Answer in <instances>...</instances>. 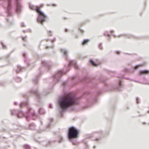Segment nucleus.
<instances>
[{"mask_svg":"<svg viewBox=\"0 0 149 149\" xmlns=\"http://www.w3.org/2000/svg\"><path fill=\"white\" fill-rule=\"evenodd\" d=\"M101 82L103 84L102 88L96 91L95 92L91 93L89 91L86 93L87 94H90L88 97L87 101L90 105L97 102L98 96L102 92L108 90H112L114 89L112 85L108 84L106 79L105 78H98L93 79L88 77H84L82 78H77L71 81L72 85L77 84L79 82H82L84 86L86 87H93L95 88L98 87L97 84Z\"/></svg>","mask_w":149,"mask_h":149,"instance_id":"nucleus-1","label":"nucleus"},{"mask_svg":"<svg viewBox=\"0 0 149 149\" xmlns=\"http://www.w3.org/2000/svg\"><path fill=\"white\" fill-rule=\"evenodd\" d=\"M7 3V6L6 7V14L8 16H11L15 14L16 13L18 14V16L22 11V6L19 0L18 3L15 0H0Z\"/></svg>","mask_w":149,"mask_h":149,"instance_id":"nucleus-2","label":"nucleus"},{"mask_svg":"<svg viewBox=\"0 0 149 149\" xmlns=\"http://www.w3.org/2000/svg\"><path fill=\"white\" fill-rule=\"evenodd\" d=\"M23 97H25L26 100H23L19 104V106L21 108L23 107L26 105H27V108L29 111H26L25 113H24L22 110L17 109L15 110L11 109L10 110L11 114L12 116H15L17 118H22L24 117L29 116L30 117L32 114H34L35 112H31V113H29V112L31 109L29 106V102L28 100V97L27 96V95L25 94L23 95Z\"/></svg>","mask_w":149,"mask_h":149,"instance_id":"nucleus-3","label":"nucleus"},{"mask_svg":"<svg viewBox=\"0 0 149 149\" xmlns=\"http://www.w3.org/2000/svg\"><path fill=\"white\" fill-rule=\"evenodd\" d=\"M78 96H75L70 98H65L63 95H60L58 97L57 103L60 107L63 108H66L69 105L74 103V100Z\"/></svg>","mask_w":149,"mask_h":149,"instance_id":"nucleus-4","label":"nucleus"},{"mask_svg":"<svg viewBox=\"0 0 149 149\" xmlns=\"http://www.w3.org/2000/svg\"><path fill=\"white\" fill-rule=\"evenodd\" d=\"M29 8L31 9H33L37 11L38 13V17L37 19V22L38 23L43 25L44 21H45L46 19L45 18L43 17L42 16L47 17V15L42 11L41 9L35 8L33 6H32L30 4L29 5Z\"/></svg>","mask_w":149,"mask_h":149,"instance_id":"nucleus-5","label":"nucleus"},{"mask_svg":"<svg viewBox=\"0 0 149 149\" xmlns=\"http://www.w3.org/2000/svg\"><path fill=\"white\" fill-rule=\"evenodd\" d=\"M80 131L75 126H71L68 130L67 135L68 138L78 137L79 136Z\"/></svg>","mask_w":149,"mask_h":149,"instance_id":"nucleus-6","label":"nucleus"},{"mask_svg":"<svg viewBox=\"0 0 149 149\" xmlns=\"http://www.w3.org/2000/svg\"><path fill=\"white\" fill-rule=\"evenodd\" d=\"M69 67L67 66V64H65L63 69L58 71L57 74H53L52 76L54 78V83L57 82L63 74L69 70Z\"/></svg>","mask_w":149,"mask_h":149,"instance_id":"nucleus-7","label":"nucleus"},{"mask_svg":"<svg viewBox=\"0 0 149 149\" xmlns=\"http://www.w3.org/2000/svg\"><path fill=\"white\" fill-rule=\"evenodd\" d=\"M52 66L51 63L46 60H42L41 65L39 68V70L41 73L45 72L50 70Z\"/></svg>","mask_w":149,"mask_h":149,"instance_id":"nucleus-8","label":"nucleus"},{"mask_svg":"<svg viewBox=\"0 0 149 149\" xmlns=\"http://www.w3.org/2000/svg\"><path fill=\"white\" fill-rule=\"evenodd\" d=\"M30 93L31 95L35 94L38 101L40 102L41 99V96L38 88H37L35 90L33 89H31L30 91Z\"/></svg>","mask_w":149,"mask_h":149,"instance_id":"nucleus-9","label":"nucleus"},{"mask_svg":"<svg viewBox=\"0 0 149 149\" xmlns=\"http://www.w3.org/2000/svg\"><path fill=\"white\" fill-rule=\"evenodd\" d=\"M68 63L69 66L70 67L74 66L75 68L77 69L79 68L77 64V62L76 61L69 60L68 61Z\"/></svg>","mask_w":149,"mask_h":149,"instance_id":"nucleus-10","label":"nucleus"},{"mask_svg":"<svg viewBox=\"0 0 149 149\" xmlns=\"http://www.w3.org/2000/svg\"><path fill=\"white\" fill-rule=\"evenodd\" d=\"M149 74V70L147 69L141 70L139 71L138 73V74L139 76H142L146 74L148 75Z\"/></svg>","mask_w":149,"mask_h":149,"instance_id":"nucleus-11","label":"nucleus"},{"mask_svg":"<svg viewBox=\"0 0 149 149\" xmlns=\"http://www.w3.org/2000/svg\"><path fill=\"white\" fill-rule=\"evenodd\" d=\"M61 52L63 54V56L65 57V59L67 60L68 57V51L65 49H62Z\"/></svg>","mask_w":149,"mask_h":149,"instance_id":"nucleus-12","label":"nucleus"},{"mask_svg":"<svg viewBox=\"0 0 149 149\" xmlns=\"http://www.w3.org/2000/svg\"><path fill=\"white\" fill-rule=\"evenodd\" d=\"M124 85L121 80L118 82L116 86V89L118 91L121 90V88L123 87Z\"/></svg>","mask_w":149,"mask_h":149,"instance_id":"nucleus-13","label":"nucleus"},{"mask_svg":"<svg viewBox=\"0 0 149 149\" xmlns=\"http://www.w3.org/2000/svg\"><path fill=\"white\" fill-rule=\"evenodd\" d=\"M135 70L133 69L132 71L130 70V68H126L122 70L123 71L125 72V73L124 74L125 75L128 73H133L135 71Z\"/></svg>","mask_w":149,"mask_h":149,"instance_id":"nucleus-14","label":"nucleus"},{"mask_svg":"<svg viewBox=\"0 0 149 149\" xmlns=\"http://www.w3.org/2000/svg\"><path fill=\"white\" fill-rule=\"evenodd\" d=\"M89 63L90 65H93L94 66H97L98 65V63H96L95 61L92 59H89Z\"/></svg>","mask_w":149,"mask_h":149,"instance_id":"nucleus-15","label":"nucleus"},{"mask_svg":"<svg viewBox=\"0 0 149 149\" xmlns=\"http://www.w3.org/2000/svg\"><path fill=\"white\" fill-rule=\"evenodd\" d=\"M41 74H40L36 76L35 78L33 79V82L35 84H37L38 83L39 77L41 76Z\"/></svg>","mask_w":149,"mask_h":149,"instance_id":"nucleus-16","label":"nucleus"},{"mask_svg":"<svg viewBox=\"0 0 149 149\" xmlns=\"http://www.w3.org/2000/svg\"><path fill=\"white\" fill-rule=\"evenodd\" d=\"M73 138H71L69 140L70 142H72L73 145H75L77 143V139Z\"/></svg>","mask_w":149,"mask_h":149,"instance_id":"nucleus-17","label":"nucleus"},{"mask_svg":"<svg viewBox=\"0 0 149 149\" xmlns=\"http://www.w3.org/2000/svg\"><path fill=\"white\" fill-rule=\"evenodd\" d=\"M17 66L18 67V69L16 70V72L17 73H18L22 71V69L21 66L18 65H17Z\"/></svg>","mask_w":149,"mask_h":149,"instance_id":"nucleus-18","label":"nucleus"},{"mask_svg":"<svg viewBox=\"0 0 149 149\" xmlns=\"http://www.w3.org/2000/svg\"><path fill=\"white\" fill-rule=\"evenodd\" d=\"M53 120V118H52L50 119V120L48 124L46 125V126L47 128H50L51 126V122H52Z\"/></svg>","mask_w":149,"mask_h":149,"instance_id":"nucleus-19","label":"nucleus"},{"mask_svg":"<svg viewBox=\"0 0 149 149\" xmlns=\"http://www.w3.org/2000/svg\"><path fill=\"white\" fill-rule=\"evenodd\" d=\"M120 79H131L132 80H133L136 82H139V83H141V81H137V80H133V79H130L129 78H126V77H123V76H120Z\"/></svg>","mask_w":149,"mask_h":149,"instance_id":"nucleus-20","label":"nucleus"},{"mask_svg":"<svg viewBox=\"0 0 149 149\" xmlns=\"http://www.w3.org/2000/svg\"><path fill=\"white\" fill-rule=\"evenodd\" d=\"M44 46L45 49H50V47L52 48L53 49L54 48V45H52V46H49L47 45V44L44 45Z\"/></svg>","mask_w":149,"mask_h":149,"instance_id":"nucleus-21","label":"nucleus"},{"mask_svg":"<svg viewBox=\"0 0 149 149\" xmlns=\"http://www.w3.org/2000/svg\"><path fill=\"white\" fill-rule=\"evenodd\" d=\"M68 82L67 81H64L62 83V85L64 89H65L68 86Z\"/></svg>","mask_w":149,"mask_h":149,"instance_id":"nucleus-22","label":"nucleus"},{"mask_svg":"<svg viewBox=\"0 0 149 149\" xmlns=\"http://www.w3.org/2000/svg\"><path fill=\"white\" fill-rule=\"evenodd\" d=\"M39 113H40L43 114L44 113V111L42 107H40L38 110Z\"/></svg>","mask_w":149,"mask_h":149,"instance_id":"nucleus-23","label":"nucleus"},{"mask_svg":"<svg viewBox=\"0 0 149 149\" xmlns=\"http://www.w3.org/2000/svg\"><path fill=\"white\" fill-rule=\"evenodd\" d=\"M89 39H85L82 41V43L85 44L87 43H88L89 42Z\"/></svg>","mask_w":149,"mask_h":149,"instance_id":"nucleus-24","label":"nucleus"},{"mask_svg":"<svg viewBox=\"0 0 149 149\" xmlns=\"http://www.w3.org/2000/svg\"><path fill=\"white\" fill-rule=\"evenodd\" d=\"M1 45L2 46L3 48L4 49H6L7 48V46L2 41H1Z\"/></svg>","mask_w":149,"mask_h":149,"instance_id":"nucleus-25","label":"nucleus"},{"mask_svg":"<svg viewBox=\"0 0 149 149\" xmlns=\"http://www.w3.org/2000/svg\"><path fill=\"white\" fill-rule=\"evenodd\" d=\"M144 65V64L143 63L142 64H139L137 65H135L134 66V68L136 69H138L140 67V65L141 66H143Z\"/></svg>","mask_w":149,"mask_h":149,"instance_id":"nucleus-26","label":"nucleus"},{"mask_svg":"<svg viewBox=\"0 0 149 149\" xmlns=\"http://www.w3.org/2000/svg\"><path fill=\"white\" fill-rule=\"evenodd\" d=\"M75 106L71 107L69 108H68V109H67V110L68 111H72V110H73L75 108Z\"/></svg>","mask_w":149,"mask_h":149,"instance_id":"nucleus-27","label":"nucleus"},{"mask_svg":"<svg viewBox=\"0 0 149 149\" xmlns=\"http://www.w3.org/2000/svg\"><path fill=\"white\" fill-rule=\"evenodd\" d=\"M30 147L29 145L28 144H25L23 145L24 148L25 149H29Z\"/></svg>","mask_w":149,"mask_h":149,"instance_id":"nucleus-28","label":"nucleus"},{"mask_svg":"<svg viewBox=\"0 0 149 149\" xmlns=\"http://www.w3.org/2000/svg\"><path fill=\"white\" fill-rule=\"evenodd\" d=\"M15 79L17 82H19L21 80V78L19 77H16L15 78Z\"/></svg>","mask_w":149,"mask_h":149,"instance_id":"nucleus-29","label":"nucleus"},{"mask_svg":"<svg viewBox=\"0 0 149 149\" xmlns=\"http://www.w3.org/2000/svg\"><path fill=\"white\" fill-rule=\"evenodd\" d=\"M84 145L86 146V148H85V149H89V146L87 142H84Z\"/></svg>","mask_w":149,"mask_h":149,"instance_id":"nucleus-30","label":"nucleus"},{"mask_svg":"<svg viewBox=\"0 0 149 149\" xmlns=\"http://www.w3.org/2000/svg\"><path fill=\"white\" fill-rule=\"evenodd\" d=\"M98 47L101 50H102L103 49V48L102 46V43H99L98 46Z\"/></svg>","mask_w":149,"mask_h":149,"instance_id":"nucleus-31","label":"nucleus"},{"mask_svg":"<svg viewBox=\"0 0 149 149\" xmlns=\"http://www.w3.org/2000/svg\"><path fill=\"white\" fill-rule=\"evenodd\" d=\"M47 32L48 35L49 36H51L52 35V33L51 31L47 30Z\"/></svg>","mask_w":149,"mask_h":149,"instance_id":"nucleus-32","label":"nucleus"},{"mask_svg":"<svg viewBox=\"0 0 149 149\" xmlns=\"http://www.w3.org/2000/svg\"><path fill=\"white\" fill-rule=\"evenodd\" d=\"M102 139L101 138H98L96 137L95 138V140L97 141H100Z\"/></svg>","mask_w":149,"mask_h":149,"instance_id":"nucleus-33","label":"nucleus"},{"mask_svg":"<svg viewBox=\"0 0 149 149\" xmlns=\"http://www.w3.org/2000/svg\"><path fill=\"white\" fill-rule=\"evenodd\" d=\"M79 31L82 33H84V31L81 28H79Z\"/></svg>","mask_w":149,"mask_h":149,"instance_id":"nucleus-34","label":"nucleus"},{"mask_svg":"<svg viewBox=\"0 0 149 149\" xmlns=\"http://www.w3.org/2000/svg\"><path fill=\"white\" fill-rule=\"evenodd\" d=\"M124 53L125 54H128V55H131V56L136 55H137L136 54H135V53L129 54V53Z\"/></svg>","mask_w":149,"mask_h":149,"instance_id":"nucleus-35","label":"nucleus"},{"mask_svg":"<svg viewBox=\"0 0 149 149\" xmlns=\"http://www.w3.org/2000/svg\"><path fill=\"white\" fill-rule=\"evenodd\" d=\"M63 139L62 138V139H58L57 140V141L59 143H61V142H63Z\"/></svg>","mask_w":149,"mask_h":149,"instance_id":"nucleus-36","label":"nucleus"},{"mask_svg":"<svg viewBox=\"0 0 149 149\" xmlns=\"http://www.w3.org/2000/svg\"><path fill=\"white\" fill-rule=\"evenodd\" d=\"M21 37L22 38V40L24 41H26L27 40V39L25 38L24 37L21 36Z\"/></svg>","mask_w":149,"mask_h":149,"instance_id":"nucleus-37","label":"nucleus"},{"mask_svg":"<svg viewBox=\"0 0 149 149\" xmlns=\"http://www.w3.org/2000/svg\"><path fill=\"white\" fill-rule=\"evenodd\" d=\"M116 54L118 55L120 54V52L119 50H117L115 51Z\"/></svg>","mask_w":149,"mask_h":149,"instance_id":"nucleus-38","label":"nucleus"},{"mask_svg":"<svg viewBox=\"0 0 149 149\" xmlns=\"http://www.w3.org/2000/svg\"><path fill=\"white\" fill-rule=\"evenodd\" d=\"M24 62L26 63L27 64H28V65L29 66L30 65V63L28 62H27V60L26 59H25L24 60Z\"/></svg>","mask_w":149,"mask_h":149,"instance_id":"nucleus-39","label":"nucleus"},{"mask_svg":"<svg viewBox=\"0 0 149 149\" xmlns=\"http://www.w3.org/2000/svg\"><path fill=\"white\" fill-rule=\"evenodd\" d=\"M67 111V109H61L60 110V111L61 112H65Z\"/></svg>","mask_w":149,"mask_h":149,"instance_id":"nucleus-40","label":"nucleus"},{"mask_svg":"<svg viewBox=\"0 0 149 149\" xmlns=\"http://www.w3.org/2000/svg\"><path fill=\"white\" fill-rule=\"evenodd\" d=\"M10 55H8L7 56V57L4 59L5 60H7L8 58L10 57Z\"/></svg>","mask_w":149,"mask_h":149,"instance_id":"nucleus-41","label":"nucleus"},{"mask_svg":"<svg viewBox=\"0 0 149 149\" xmlns=\"http://www.w3.org/2000/svg\"><path fill=\"white\" fill-rule=\"evenodd\" d=\"M21 26L22 27H25L26 26L24 24V23L22 22L21 24Z\"/></svg>","mask_w":149,"mask_h":149,"instance_id":"nucleus-42","label":"nucleus"},{"mask_svg":"<svg viewBox=\"0 0 149 149\" xmlns=\"http://www.w3.org/2000/svg\"><path fill=\"white\" fill-rule=\"evenodd\" d=\"M56 38H54V39H52V40H51V42L52 43L54 42L56 40Z\"/></svg>","mask_w":149,"mask_h":149,"instance_id":"nucleus-43","label":"nucleus"},{"mask_svg":"<svg viewBox=\"0 0 149 149\" xmlns=\"http://www.w3.org/2000/svg\"><path fill=\"white\" fill-rule=\"evenodd\" d=\"M139 98L138 97H137L136 98V103L137 104H138L139 103Z\"/></svg>","mask_w":149,"mask_h":149,"instance_id":"nucleus-44","label":"nucleus"},{"mask_svg":"<svg viewBox=\"0 0 149 149\" xmlns=\"http://www.w3.org/2000/svg\"><path fill=\"white\" fill-rule=\"evenodd\" d=\"M125 34H120L118 36V37L119 38H120L121 36H124Z\"/></svg>","mask_w":149,"mask_h":149,"instance_id":"nucleus-45","label":"nucleus"},{"mask_svg":"<svg viewBox=\"0 0 149 149\" xmlns=\"http://www.w3.org/2000/svg\"><path fill=\"white\" fill-rule=\"evenodd\" d=\"M124 36H125V37L126 38H131V37L130 36H129L127 35H126V34H125Z\"/></svg>","mask_w":149,"mask_h":149,"instance_id":"nucleus-46","label":"nucleus"},{"mask_svg":"<svg viewBox=\"0 0 149 149\" xmlns=\"http://www.w3.org/2000/svg\"><path fill=\"white\" fill-rule=\"evenodd\" d=\"M22 56L24 57L25 58L26 57V54L25 53H24L22 54Z\"/></svg>","mask_w":149,"mask_h":149,"instance_id":"nucleus-47","label":"nucleus"},{"mask_svg":"<svg viewBox=\"0 0 149 149\" xmlns=\"http://www.w3.org/2000/svg\"><path fill=\"white\" fill-rule=\"evenodd\" d=\"M116 107V105L114 104L113 106V108L114 110H115Z\"/></svg>","mask_w":149,"mask_h":149,"instance_id":"nucleus-48","label":"nucleus"},{"mask_svg":"<svg viewBox=\"0 0 149 149\" xmlns=\"http://www.w3.org/2000/svg\"><path fill=\"white\" fill-rule=\"evenodd\" d=\"M68 31V29L67 28H65V30H64V31L65 32H67Z\"/></svg>","mask_w":149,"mask_h":149,"instance_id":"nucleus-49","label":"nucleus"},{"mask_svg":"<svg viewBox=\"0 0 149 149\" xmlns=\"http://www.w3.org/2000/svg\"><path fill=\"white\" fill-rule=\"evenodd\" d=\"M6 19L7 21L8 22L9 21V17H6Z\"/></svg>","mask_w":149,"mask_h":149,"instance_id":"nucleus-50","label":"nucleus"},{"mask_svg":"<svg viewBox=\"0 0 149 149\" xmlns=\"http://www.w3.org/2000/svg\"><path fill=\"white\" fill-rule=\"evenodd\" d=\"M49 108H52V104H49Z\"/></svg>","mask_w":149,"mask_h":149,"instance_id":"nucleus-51","label":"nucleus"},{"mask_svg":"<svg viewBox=\"0 0 149 149\" xmlns=\"http://www.w3.org/2000/svg\"><path fill=\"white\" fill-rule=\"evenodd\" d=\"M14 104L15 105H18V103L17 102H14Z\"/></svg>","mask_w":149,"mask_h":149,"instance_id":"nucleus-52","label":"nucleus"},{"mask_svg":"<svg viewBox=\"0 0 149 149\" xmlns=\"http://www.w3.org/2000/svg\"><path fill=\"white\" fill-rule=\"evenodd\" d=\"M49 146H50L52 143V141H49Z\"/></svg>","mask_w":149,"mask_h":149,"instance_id":"nucleus-53","label":"nucleus"},{"mask_svg":"<svg viewBox=\"0 0 149 149\" xmlns=\"http://www.w3.org/2000/svg\"><path fill=\"white\" fill-rule=\"evenodd\" d=\"M48 91H47V92H46L44 94V95H45V96H46L47 95V94H48Z\"/></svg>","mask_w":149,"mask_h":149,"instance_id":"nucleus-54","label":"nucleus"},{"mask_svg":"<svg viewBox=\"0 0 149 149\" xmlns=\"http://www.w3.org/2000/svg\"><path fill=\"white\" fill-rule=\"evenodd\" d=\"M4 85V84L3 83H0V86H2Z\"/></svg>","mask_w":149,"mask_h":149,"instance_id":"nucleus-55","label":"nucleus"},{"mask_svg":"<svg viewBox=\"0 0 149 149\" xmlns=\"http://www.w3.org/2000/svg\"><path fill=\"white\" fill-rule=\"evenodd\" d=\"M26 31H27V32H31V29H27Z\"/></svg>","mask_w":149,"mask_h":149,"instance_id":"nucleus-56","label":"nucleus"},{"mask_svg":"<svg viewBox=\"0 0 149 149\" xmlns=\"http://www.w3.org/2000/svg\"><path fill=\"white\" fill-rule=\"evenodd\" d=\"M113 36L115 38H116L117 37V36L116 35H114V34H113Z\"/></svg>","mask_w":149,"mask_h":149,"instance_id":"nucleus-57","label":"nucleus"},{"mask_svg":"<svg viewBox=\"0 0 149 149\" xmlns=\"http://www.w3.org/2000/svg\"><path fill=\"white\" fill-rule=\"evenodd\" d=\"M79 102V101H76L75 102V103L76 104L78 103Z\"/></svg>","mask_w":149,"mask_h":149,"instance_id":"nucleus-58","label":"nucleus"},{"mask_svg":"<svg viewBox=\"0 0 149 149\" xmlns=\"http://www.w3.org/2000/svg\"><path fill=\"white\" fill-rule=\"evenodd\" d=\"M41 132V131L39 130H38L37 131V133H40Z\"/></svg>","mask_w":149,"mask_h":149,"instance_id":"nucleus-59","label":"nucleus"},{"mask_svg":"<svg viewBox=\"0 0 149 149\" xmlns=\"http://www.w3.org/2000/svg\"><path fill=\"white\" fill-rule=\"evenodd\" d=\"M34 140L36 142H37V141H38V140L35 138H34Z\"/></svg>","mask_w":149,"mask_h":149,"instance_id":"nucleus-60","label":"nucleus"},{"mask_svg":"<svg viewBox=\"0 0 149 149\" xmlns=\"http://www.w3.org/2000/svg\"><path fill=\"white\" fill-rule=\"evenodd\" d=\"M30 125L32 126H34V124L33 123H32L30 124Z\"/></svg>","mask_w":149,"mask_h":149,"instance_id":"nucleus-61","label":"nucleus"},{"mask_svg":"<svg viewBox=\"0 0 149 149\" xmlns=\"http://www.w3.org/2000/svg\"><path fill=\"white\" fill-rule=\"evenodd\" d=\"M46 40L48 42V41H50V40L49 39H46Z\"/></svg>","mask_w":149,"mask_h":149,"instance_id":"nucleus-62","label":"nucleus"},{"mask_svg":"<svg viewBox=\"0 0 149 149\" xmlns=\"http://www.w3.org/2000/svg\"><path fill=\"white\" fill-rule=\"evenodd\" d=\"M108 35L109 36V38H111V34L110 33H109L108 34Z\"/></svg>","mask_w":149,"mask_h":149,"instance_id":"nucleus-63","label":"nucleus"},{"mask_svg":"<svg viewBox=\"0 0 149 149\" xmlns=\"http://www.w3.org/2000/svg\"><path fill=\"white\" fill-rule=\"evenodd\" d=\"M114 31V30H111L110 31V32H111V33H113V32Z\"/></svg>","mask_w":149,"mask_h":149,"instance_id":"nucleus-64","label":"nucleus"}]
</instances>
